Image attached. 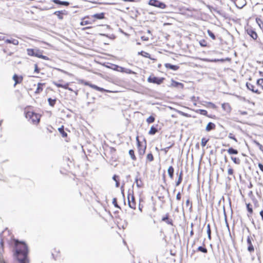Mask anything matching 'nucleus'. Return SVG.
Returning <instances> with one entry per match:
<instances>
[{
  "instance_id": "f257e3e1",
  "label": "nucleus",
  "mask_w": 263,
  "mask_h": 263,
  "mask_svg": "<svg viewBox=\"0 0 263 263\" xmlns=\"http://www.w3.org/2000/svg\"><path fill=\"white\" fill-rule=\"evenodd\" d=\"M9 246L12 249L14 257L19 263H28V248L27 244L23 241L12 238L10 240Z\"/></svg>"
},
{
  "instance_id": "f03ea898",
  "label": "nucleus",
  "mask_w": 263,
  "mask_h": 263,
  "mask_svg": "<svg viewBox=\"0 0 263 263\" xmlns=\"http://www.w3.org/2000/svg\"><path fill=\"white\" fill-rule=\"evenodd\" d=\"M246 86L249 90L253 92L257 95L260 94L263 90V78L258 79L256 82L249 79L246 83Z\"/></svg>"
},
{
  "instance_id": "7ed1b4c3",
  "label": "nucleus",
  "mask_w": 263,
  "mask_h": 263,
  "mask_svg": "<svg viewBox=\"0 0 263 263\" xmlns=\"http://www.w3.org/2000/svg\"><path fill=\"white\" fill-rule=\"evenodd\" d=\"M24 114L26 119L33 124L37 125L39 124L42 115L31 110L29 107L25 109Z\"/></svg>"
},
{
  "instance_id": "20e7f679",
  "label": "nucleus",
  "mask_w": 263,
  "mask_h": 263,
  "mask_svg": "<svg viewBox=\"0 0 263 263\" xmlns=\"http://www.w3.org/2000/svg\"><path fill=\"white\" fill-rule=\"evenodd\" d=\"M12 44L14 45H18L19 42L17 40L14 39H7L5 41L3 44V51L8 55L11 56L13 54L15 48L10 45Z\"/></svg>"
},
{
  "instance_id": "39448f33",
  "label": "nucleus",
  "mask_w": 263,
  "mask_h": 263,
  "mask_svg": "<svg viewBox=\"0 0 263 263\" xmlns=\"http://www.w3.org/2000/svg\"><path fill=\"white\" fill-rule=\"evenodd\" d=\"M26 51L27 53L29 56L35 57L47 61L50 60V59L48 57L43 55V51L38 48H28Z\"/></svg>"
},
{
  "instance_id": "423d86ee",
  "label": "nucleus",
  "mask_w": 263,
  "mask_h": 263,
  "mask_svg": "<svg viewBox=\"0 0 263 263\" xmlns=\"http://www.w3.org/2000/svg\"><path fill=\"white\" fill-rule=\"evenodd\" d=\"M137 143L138 154L142 157L145 153L146 145L145 144H142L138 137L137 138Z\"/></svg>"
},
{
  "instance_id": "0eeeda50",
  "label": "nucleus",
  "mask_w": 263,
  "mask_h": 263,
  "mask_svg": "<svg viewBox=\"0 0 263 263\" xmlns=\"http://www.w3.org/2000/svg\"><path fill=\"white\" fill-rule=\"evenodd\" d=\"M164 80H165L164 78H158V77L154 76L153 74H152V75H151L148 78L147 81L149 83L160 85L163 82Z\"/></svg>"
},
{
  "instance_id": "6e6552de",
  "label": "nucleus",
  "mask_w": 263,
  "mask_h": 263,
  "mask_svg": "<svg viewBox=\"0 0 263 263\" xmlns=\"http://www.w3.org/2000/svg\"><path fill=\"white\" fill-rule=\"evenodd\" d=\"M148 5L160 9H165L166 7L165 4L158 0H149Z\"/></svg>"
},
{
  "instance_id": "1a4fd4ad",
  "label": "nucleus",
  "mask_w": 263,
  "mask_h": 263,
  "mask_svg": "<svg viewBox=\"0 0 263 263\" xmlns=\"http://www.w3.org/2000/svg\"><path fill=\"white\" fill-rule=\"evenodd\" d=\"M127 198L129 207L132 209H136V202L133 192L128 194Z\"/></svg>"
},
{
  "instance_id": "9d476101",
  "label": "nucleus",
  "mask_w": 263,
  "mask_h": 263,
  "mask_svg": "<svg viewBox=\"0 0 263 263\" xmlns=\"http://www.w3.org/2000/svg\"><path fill=\"white\" fill-rule=\"evenodd\" d=\"M95 23V22L92 17L91 15H88L84 17L80 23L81 25L85 26L88 25H91Z\"/></svg>"
},
{
  "instance_id": "9b49d317",
  "label": "nucleus",
  "mask_w": 263,
  "mask_h": 263,
  "mask_svg": "<svg viewBox=\"0 0 263 263\" xmlns=\"http://www.w3.org/2000/svg\"><path fill=\"white\" fill-rule=\"evenodd\" d=\"M252 241H253V239L252 236H248L247 239V243L248 245L247 250L250 254L253 253L255 251L254 247L252 244Z\"/></svg>"
},
{
  "instance_id": "f8f14e48",
  "label": "nucleus",
  "mask_w": 263,
  "mask_h": 263,
  "mask_svg": "<svg viewBox=\"0 0 263 263\" xmlns=\"http://www.w3.org/2000/svg\"><path fill=\"white\" fill-rule=\"evenodd\" d=\"M84 84L85 85L88 86L90 87H91V88H93V89H95L96 90L99 91L100 92H112V91L106 90V89H104L103 88H101L100 87H98L97 85L92 84L89 83L88 82H84Z\"/></svg>"
},
{
  "instance_id": "ddd939ff",
  "label": "nucleus",
  "mask_w": 263,
  "mask_h": 263,
  "mask_svg": "<svg viewBox=\"0 0 263 263\" xmlns=\"http://www.w3.org/2000/svg\"><path fill=\"white\" fill-rule=\"evenodd\" d=\"M246 31L248 34L249 35L253 40H256L258 38V35L256 32L252 27H248L246 29Z\"/></svg>"
},
{
  "instance_id": "4468645a",
  "label": "nucleus",
  "mask_w": 263,
  "mask_h": 263,
  "mask_svg": "<svg viewBox=\"0 0 263 263\" xmlns=\"http://www.w3.org/2000/svg\"><path fill=\"white\" fill-rule=\"evenodd\" d=\"M233 1L235 6L239 9L242 8L247 5L246 0H231Z\"/></svg>"
},
{
  "instance_id": "2eb2a0df",
  "label": "nucleus",
  "mask_w": 263,
  "mask_h": 263,
  "mask_svg": "<svg viewBox=\"0 0 263 263\" xmlns=\"http://www.w3.org/2000/svg\"><path fill=\"white\" fill-rule=\"evenodd\" d=\"M53 84L59 88H63L65 89H68L70 91H73V90L69 87V83H65V84H60L57 82H53Z\"/></svg>"
},
{
  "instance_id": "dca6fc26",
  "label": "nucleus",
  "mask_w": 263,
  "mask_h": 263,
  "mask_svg": "<svg viewBox=\"0 0 263 263\" xmlns=\"http://www.w3.org/2000/svg\"><path fill=\"white\" fill-rule=\"evenodd\" d=\"M45 85V83H39L36 85V88L35 90L34 91V93L35 95H38L41 93L43 90L44 87Z\"/></svg>"
},
{
  "instance_id": "f3484780",
  "label": "nucleus",
  "mask_w": 263,
  "mask_h": 263,
  "mask_svg": "<svg viewBox=\"0 0 263 263\" xmlns=\"http://www.w3.org/2000/svg\"><path fill=\"white\" fill-rule=\"evenodd\" d=\"M52 255L55 260L59 259L61 257V253L59 249L58 248L53 249L52 251Z\"/></svg>"
},
{
  "instance_id": "a211bd4d",
  "label": "nucleus",
  "mask_w": 263,
  "mask_h": 263,
  "mask_svg": "<svg viewBox=\"0 0 263 263\" xmlns=\"http://www.w3.org/2000/svg\"><path fill=\"white\" fill-rule=\"evenodd\" d=\"M13 80L14 81V85L15 86L17 84H20L23 80V77L22 76H18L16 74H14L13 76Z\"/></svg>"
},
{
  "instance_id": "6ab92c4d",
  "label": "nucleus",
  "mask_w": 263,
  "mask_h": 263,
  "mask_svg": "<svg viewBox=\"0 0 263 263\" xmlns=\"http://www.w3.org/2000/svg\"><path fill=\"white\" fill-rule=\"evenodd\" d=\"M91 16L93 18V20L95 23L98 20L103 19L104 18V13H97V14L92 15Z\"/></svg>"
},
{
  "instance_id": "aec40b11",
  "label": "nucleus",
  "mask_w": 263,
  "mask_h": 263,
  "mask_svg": "<svg viewBox=\"0 0 263 263\" xmlns=\"http://www.w3.org/2000/svg\"><path fill=\"white\" fill-rule=\"evenodd\" d=\"M222 109L227 112H230L232 108L229 103H224L221 105Z\"/></svg>"
},
{
  "instance_id": "412c9836",
  "label": "nucleus",
  "mask_w": 263,
  "mask_h": 263,
  "mask_svg": "<svg viewBox=\"0 0 263 263\" xmlns=\"http://www.w3.org/2000/svg\"><path fill=\"white\" fill-rule=\"evenodd\" d=\"M164 66L167 69H172L173 70H177L179 68L178 66L172 65L170 63H165Z\"/></svg>"
},
{
  "instance_id": "4be33fe9",
  "label": "nucleus",
  "mask_w": 263,
  "mask_h": 263,
  "mask_svg": "<svg viewBox=\"0 0 263 263\" xmlns=\"http://www.w3.org/2000/svg\"><path fill=\"white\" fill-rule=\"evenodd\" d=\"M215 127H216V126L214 123H213L212 122H209L206 126L205 130L207 132H210L212 130L214 129L215 128Z\"/></svg>"
},
{
  "instance_id": "5701e85b",
  "label": "nucleus",
  "mask_w": 263,
  "mask_h": 263,
  "mask_svg": "<svg viewBox=\"0 0 263 263\" xmlns=\"http://www.w3.org/2000/svg\"><path fill=\"white\" fill-rule=\"evenodd\" d=\"M168 217H169V214L168 213H167L165 216H164L162 218V220L163 221H165L167 224H170V225H172L173 226V221L172 219L171 220H169L168 219Z\"/></svg>"
},
{
  "instance_id": "b1692460",
  "label": "nucleus",
  "mask_w": 263,
  "mask_h": 263,
  "mask_svg": "<svg viewBox=\"0 0 263 263\" xmlns=\"http://www.w3.org/2000/svg\"><path fill=\"white\" fill-rule=\"evenodd\" d=\"M167 173L170 179H173L174 178V168L172 166H169Z\"/></svg>"
},
{
  "instance_id": "393cba45",
  "label": "nucleus",
  "mask_w": 263,
  "mask_h": 263,
  "mask_svg": "<svg viewBox=\"0 0 263 263\" xmlns=\"http://www.w3.org/2000/svg\"><path fill=\"white\" fill-rule=\"evenodd\" d=\"M182 178H183V172H182V171H181L179 174L178 180L176 182V186H179L181 184V183L182 181Z\"/></svg>"
},
{
  "instance_id": "a878e982",
  "label": "nucleus",
  "mask_w": 263,
  "mask_h": 263,
  "mask_svg": "<svg viewBox=\"0 0 263 263\" xmlns=\"http://www.w3.org/2000/svg\"><path fill=\"white\" fill-rule=\"evenodd\" d=\"M19 59V56L18 55H13L12 56V58L10 59H9V61H12V63L13 64L15 65L16 64H19L21 63V62H17V60Z\"/></svg>"
},
{
  "instance_id": "bb28decb",
  "label": "nucleus",
  "mask_w": 263,
  "mask_h": 263,
  "mask_svg": "<svg viewBox=\"0 0 263 263\" xmlns=\"http://www.w3.org/2000/svg\"><path fill=\"white\" fill-rule=\"evenodd\" d=\"M58 130L63 137L66 138L67 137V134L64 131V126L63 125L59 128Z\"/></svg>"
},
{
  "instance_id": "cd10ccee",
  "label": "nucleus",
  "mask_w": 263,
  "mask_h": 263,
  "mask_svg": "<svg viewBox=\"0 0 263 263\" xmlns=\"http://www.w3.org/2000/svg\"><path fill=\"white\" fill-rule=\"evenodd\" d=\"M171 86L172 87H177L179 86H181V87H183V85L181 83H179V82H176L173 80H172Z\"/></svg>"
},
{
  "instance_id": "c85d7f7f",
  "label": "nucleus",
  "mask_w": 263,
  "mask_h": 263,
  "mask_svg": "<svg viewBox=\"0 0 263 263\" xmlns=\"http://www.w3.org/2000/svg\"><path fill=\"white\" fill-rule=\"evenodd\" d=\"M255 21L259 28L263 31V21L261 18L259 17H256Z\"/></svg>"
},
{
  "instance_id": "c756f323",
  "label": "nucleus",
  "mask_w": 263,
  "mask_h": 263,
  "mask_svg": "<svg viewBox=\"0 0 263 263\" xmlns=\"http://www.w3.org/2000/svg\"><path fill=\"white\" fill-rule=\"evenodd\" d=\"M139 55H141L143 57L148 58L149 59H152V58L151 57V54L148 53V52H146L144 51H141V52H138Z\"/></svg>"
},
{
  "instance_id": "7c9ffc66",
  "label": "nucleus",
  "mask_w": 263,
  "mask_h": 263,
  "mask_svg": "<svg viewBox=\"0 0 263 263\" xmlns=\"http://www.w3.org/2000/svg\"><path fill=\"white\" fill-rule=\"evenodd\" d=\"M227 152L230 155H237L238 153V151L237 149L232 147H230L228 149H227Z\"/></svg>"
},
{
  "instance_id": "2f4dec72",
  "label": "nucleus",
  "mask_w": 263,
  "mask_h": 263,
  "mask_svg": "<svg viewBox=\"0 0 263 263\" xmlns=\"http://www.w3.org/2000/svg\"><path fill=\"white\" fill-rule=\"evenodd\" d=\"M113 179L116 182V186L117 187H119L120 186V178L119 176L116 175H115L113 176Z\"/></svg>"
},
{
  "instance_id": "473e14b6",
  "label": "nucleus",
  "mask_w": 263,
  "mask_h": 263,
  "mask_svg": "<svg viewBox=\"0 0 263 263\" xmlns=\"http://www.w3.org/2000/svg\"><path fill=\"white\" fill-rule=\"evenodd\" d=\"M52 2L54 4H56L62 5H64V6H67L69 5V3L67 2H62V1H60V0H53Z\"/></svg>"
},
{
  "instance_id": "72a5a7b5",
  "label": "nucleus",
  "mask_w": 263,
  "mask_h": 263,
  "mask_svg": "<svg viewBox=\"0 0 263 263\" xmlns=\"http://www.w3.org/2000/svg\"><path fill=\"white\" fill-rule=\"evenodd\" d=\"M157 132H158L157 128L156 127L152 126L151 127L150 130L148 132V134L150 135H154Z\"/></svg>"
},
{
  "instance_id": "f704fd0d",
  "label": "nucleus",
  "mask_w": 263,
  "mask_h": 263,
  "mask_svg": "<svg viewBox=\"0 0 263 263\" xmlns=\"http://www.w3.org/2000/svg\"><path fill=\"white\" fill-rule=\"evenodd\" d=\"M129 155L131 158V159L133 160V161H136L137 160V158H136V156L135 154V151L134 149H130L129 151Z\"/></svg>"
},
{
  "instance_id": "c9c22d12",
  "label": "nucleus",
  "mask_w": 263,
  "mask_h": 263,
  "mask_svg": "<svg viewBox=\"0 0 263 263\" xmlns=\"http://www.w3.org/2000/svg\"><path fill=\"white\" fill-rule=\"evenodd\" d=\"M246 206L248 212H249V214L251 215L253 213L252 204L250 203H247Z\"/></svg>"
},
{
  "instance_id": "e433bc0d",
  "label": "nucleus",
  "mask_w": 263,
  "mask_h": 263,
  "mask_svg": "<svg viewBox=\"0 0 263 263\" xmlns=\"http://www.w3.org/2000/svg\"><path fill=\"white\" fill-rule=\"evenodd\" d=\"M228 174L229 176H233L234 177V171L232 167V166L230 165H228Z\"/></svg>"
},
{
  "instance_id": "4c0bfd02",
  "label": "nucleus",
  "mask_w": 263,
  "mask_h": 263,
  "mask_svg": "<svg viewBox=\"0 0 263 263\" xmlns=\"http://www.w3.org/2000/svg\"><path fill=\"white\" fill-rule=\"evenodd\" d=\"M197 251L201 252L203 253H207L208 250L205 248V246H200L197 249Z\"/></svg>"
},
{
  "instance_id": "58836bf2",
  "label": "nucleus",
  "mask_w": 263,
  "mask_h": 263,
  "mask_svg": "<svg viewBox=\"0 0 263 263\" xmlns=\"http://www.w3.org/2000/svg\"><path fill=\"white\" fill-rule=\"evenodd\" d=\"M207 228V233L208 235V238L210 240H211V225L210 224L208 223L206 226Z\"/></svg>"
},
{
  "instance_id": "ea45409f",
  "label": "nucleus",
  "mask_w": 263,
  "mask_h": 263,
  "mask_svg": "<svg viewBox=\"0 0 263 263\" xmlns=\"http://www.w3.org/2000/svg\"><path fill=\"white\" fill-rule=\"evenodd\" d=\"M209 138H202L201 139V145L202 147H204L206 145L207 143L209 142Z\"/></svg>"
},
{
  "instance_id": "a19ab883",
  "label": "nucleus",
  "mask_w": 263,
  "mask_h": 263,
  "mask_svg": "<svg viewBox=\"0 0 263 263\" xmlns=\"http://www.w3.org/2000/svg\"><path fill=\"white\" fill-rule=\"evenodd\" d=\"M155 120V117L154 116H151L146 119V122L148 124H151L154 122Z\"/></svg>"
},
{
  "instance_id": "79ce46f5",
  "label": "nucleus",
  "mask_w": 263,
  "mask_h": 263,
  "mask_svg": "<svg viewBox=\"0 0 263 263\" xmlns=\"http://www.w3.org/2000/svg\"><path fill=\"white\" fill-rule=\"evenodd\" d=\"M231 159L235 164H239L240 163V159L238 157H234L232 156Z\"/></svg>"
},
{
  "instance_id": "37998d69",
  "label": "nucleus",
  "mask_w": 263,
  "mask_h": 263,
  "mask_svg": "<svg viewBox=\"0 0 263 263\" xmlns=\"http://www.w3.org/2000/svg\"><path fill=\"white\" fill-rule=\"evenodd\" d=\"M154 160V158L152 153H148L146 156V160L148 162H152Z\"/></svg>"
},
{
  "instance_id": "c03bdc74",
  "label": "nucleus",
  "mask_w": 263,
  "mask_h": 263,
  "mask_svg": "<svg viewBox=\"0 0 263 263\" xmlns=\"http://www.w3.org/2000/svg\"><path fill=\"white\" fill-rule=\"evenodd\" d=\"M199 44L201 47H205L208 46V43L207 41L204 39L200 40L199 41Z\"/></svg>"
},
{
  "instance_id": "a18cd8bd",
  "label": "nucleus",
  "mask_w": 263,
  "mask_h": 263,
  "mask_svg": "<svg viewBox=\"0 0 263 263\" xmlns=\"http://www.w3.org/2000/svg\"><path fill=\"white\" fill-rule=\"evenodd\" d=\"M54 14H55L61 20L63 19V13L62 11H55L54 12Z\"/></svg>"
},
{
  "instance_id": "49530a36",
  "label": "nucleus",
  "mask_w": 263,
  "mask_h": 263,
  "mask_svg": "<svg viewBox=\"0 0 263 263\" xmlns=\"http://www.w3.org/2000/svg\"><path fill=\"white\" fill-rule=\"evenodd\" d=\"M198 112L199 113L200 115H204V116L210 117V116H209L208 115V111L206 110H204V109H199L198 110Z\"/></svg>"
},
{
  "instance_id": "de8ad7c7",
  "label": "nucleus",
  "mask_w": 263,
  "mask_h": 263,
  "mask_svg": "<svg viewBox=\"0 0 263 263\" xmlns=\"http://www.w3.org/2000/svg\"><path fill=\"white\" fill-rule=\"evenodd\" d=\"M48 103L49 104V105L51 106H54L55 104V102H56V100L55 99H52L51 98H49L48 99Z\"/></svg>"
},
{
  "instance_id": "09e8293b",
  "label": "nucleus",
  "mask_w": 263,
  "mask_h": 263,
  "mask_svg": "<svg viewBox=\"0 0 263 263\" xmlns=\"http://www.w3.org/2000/svg\"><path fill=\"white\" fill-rule=\"evenodd\" d=\"M34 72L39 74L40 72V68L39 67L38 65L37 64H35L34 65Z\"/></svg>"
},
{
  "instance_id": "8fccbe9b",
  "label": "nucleus",
  "mask_w": 263,
  "mask_h": 263,
  "mask_svg": "<svg viewBox=\"0 0 263 263\" xmlns=\"http://www.w3.org/2000/svg\"><path fill=\"white\" fill-rule=\"evenodd\" d=\"M228 138L234 140L236 142H238L237 139L235 138V135L233 133H229Z\"/></svg>"
},
{
  "instance_id": "3c124183",
  "label": "nucleus",
  "mask_w": 263,
  "mask_h": 263,
  "mask_svg": "<svg viewBox=\"0 0 263 263\" xmlns=\"http://www.w3.org/2000/svg\"><path fill=\"white\" fill-rule=\"evenodd\" d=\"M207 32L209 34V35L213 40H215L216 39V37L214 35V34L210 30H208L207 31Z\"/></svg>"
},
{
  "instance_id": "603ef678",
  "label": "nucleus",
  "mask_w": 263,
  "mask_h": 263,
  "mask_svg": "<svg viewBox=\"0 0 263 263\" xmlns=\"http://www.w3.org/2000/svg\"><path fill=\"white\" fill-rule=\"evenodd\" d=\"M112 203L114 205V206L116 208H120V206H119L118 202H117V199L116 198H114L112 199Z\"/></svg>"
},
{
  "instance_id": "864d4df0",
  "label": "nucleus",
  "mask_w": 263,
  "mask_h": 263,
  "mask_svg": "<svg viewBox=\"0 0 263 263\" xmlns=\"http://www.w3.org/2000/svg\"><path fill=\"white\" fill-rule=\"evenodd\" d=\"M255 143L261 151H263V146L261 144H260L257 141H255Z\"/></svg>"
},
{
  "instance_id": "5fc2aeb1",
  "label": "nucleus",
  "mask_w": 263,
  "mask_h": 263,
  "mask_svg": "<svg viewBox=\"0 0 263 263\" xmlns=\"http://www.w3.org/2000/svg\"><path fill=\"white\" fill-rule=\"evenodd\" d=\"M174 144V143H173L171 145H170V146H168L167 147H165L163 149H162V151H164L165 152V153H166L168 152V149L170 148H171L172 146H173Z\"/></svg>"
},
{
  "instance_id": "6e6d98bb",
  "label": "nucleus",
  "mask_w": 263,
  "mask_h": 263,
  "mask_svg": "<svg viewBox=\"0 0 263 263\" xmlns=\"http://www.w3.org/2000/svg\"><path fill=\"white\" fill-rule=\"evenodd\" d=\"M186 205L187 206H190V208H192V203L190 202L189 198H188L186 201Z\"/></svg>"
},
{
  "instance_id": "4d7b16f0",
  "label": "nucleus",
  "mask_w": 263,
  "mask_h": 263,
  "mask_svg": "<svg viewBox=\"0 0 263 263\" xmlns=\"http://www.w3.org/2000/svg\"><path fill=\"white\" fill-rule=\"evenodd\" d=\"M181 198V193L180 192H179L176 195V199L177 200H180Z\"/></svg>"
},
{
  "instance_id": "13d9d810",
  "label": "nucleus",
  "mask_w": 263,
  "mask_h": 263,
  "mask_svg": "<svg viewBox=\"0 0 263 263\" xmlns=\"http://www.w3.org/2000/svg\"><path fill=\"white\" fill-rule=\"evenodd\" d=\"M0 245L2 249L4 248V240L3 239H1Z\"/></svg>"
},
{
  "instance_id": "bf43d9fd",
  "label": "nucleus",
  "mask_w": 263,
  "mask_h": 263,
  "mask_svg": "<svg viewBox=\"0 0 263 263\" xmlns=\"http://www.w3.org/2000/svg\"><path fill=\"white\" fill-rule=\"evenodd\" d=\"M209 104L210 105V106H211L212 108H216V106L214 104H213L212 103H209Z\"/></svg>"
},
{
  "instance_id": "052dcab7",
  "label": "nucleus",
  "mask_w": 263,
  "mask_h": 263,
  "mask_svg": "<svg viewBox=\"0 0 263 263\" xmlns=\"http://www.w3.org/2000/svg\"><path fill=\"white\" fill-rule=\"evenodd\" d=\"M260 215L261 216V219L262 220H263V210H261L260 212Z\"/></svg>"
},
{
  "instance_id": "680f3d73",
  "label": "nucleus",
  "mask_w": 263,
  "mask_h": 263,
  "mask_svg": "<svg viewBox=\"0 0 263 263\" xmlns=\"http://www.w3.org/2000/svg\"><path fill=\"white\" fill-rule=\"evenodd\" d=\"M0 263H7L5 260L3 259H0Z\"/></svg>"
},
{
  "instance_id": "e2e57ef3",
  "label": "nucleus",
  "mask_w": 263,
  "mask_h": 263,
  "mask_svg": "<svg viewBox=\"0 0 263 263\" xmlns=\"http://www.w3.org/2000/svg\"><path fill=\"white\" fill-rule=\"evenodd\" d=\"M259 73L260 76L262 77V78H263V72L260 71H259Z\"/></svg>"
},
{
  "instance_id": "0e129e2a",
  "label": "nucleus",
  "mask_w": 263,
  "mask_h": 263,
  "mask_svg": "<svg viewBox=\"0 0 263 263\" xmlns=\"http://www.w3.org/2000/svg\"><path fill=\"white\" fill-rule=\"evenodd\" d=\"M57 82L58 83H60V84H64L63 80H60V81H59V82Z\"/></svg>"
},
{
  "instance_id": "69168bd1",
  "label": "nucleus",
  "mask_w": 263,
  "mask_h": 263,
  "mask_svg": "<svg viewBox=\"0 0 263 263\" xmlns=\"http://www.w3.org/2000/svg\"><path fill=\"white\" fill-rule=\"evenodd\" d=\"M139 210L142 212V207H141L140 206V205L139 204Z\"/></svg>"
},
{
  "instance_id": "338daca9",
  "label": "nucleus",
  "mask_w": 263,
  "mask_h": 263,
  "mask_svg": "<svg viewBox=\"0 0 263 263\" xmlns=\"http://www.w3.org/2000/svg\"><path fill=\"white\" fill-rule=\"evenodd\" d=\"M222 145H223V146H226V147L229 146V144H227H227H222Z\"/></svg>"
},
{
  "instance_id": "774afa93",
  "label": "nucleus",
  "mask_w": 263,
  "mask_h": 263,
  "mask_svg": "<svg viewBox=\"0 0 263 263\" xmlns=\"http://www.w3.org/2000/svg\"><path fill=\"white\" fill-rule=\"evenodd\" d=\"M90 28H91V27H87L84 28L83 29V30H85V29H86Z\"/></svg>"
}]
</instances>
